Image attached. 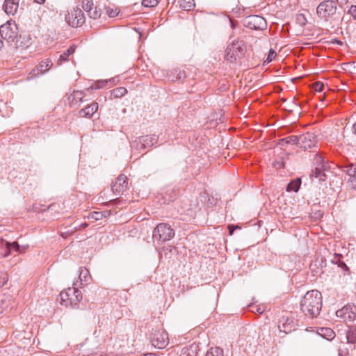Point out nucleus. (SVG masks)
Here are the masks:
<instances>
[{"label": "nucleus", "mask_w": 356, "mask_h": 356, "mask_svg": "<svg viewBox=\"0 0 356 356\" xmlns=\"http://www.w3.org/2000/svg\"><path fill=\"white\" fill-rule=\"evenodd\" d=\"M139 143H141L142 147L146 148L147 147H151L157 141V137L155 135L153 136H145L138 138Z\"/></svg>", "instance_id": "nucleus-21"}, {"label": "nucleus", "mask_w": 356, "mask_h": 356, "mask_svg": "<svg viewBox=\"0 0 356 356\" xmlns=\"http://www.w3.org/2000/svg\"><path fill=\"white\" fill-rule=\"evenodd\" d=\"M282 143H291V140L289 139V137L282 139Z\"/></svg>", "instance_id": "nucleus-45"}, {"label": "nucleus", "mask_w": 356, "mask_h": 356, "mask_svg": "<svg viewBox=\"0 0 356 356\" xmlns=\"http://www.w3.org/2000/svg\"><path fill=\"white\" fill-rule=\"evenodd\" d=\"M282 143H291V140L289 139V137L282 139Z\"/></svg>", "instance_id": "nucleus-44"}, {"label": "nucleus", "mask_w": 356, "mask_h": 356, "mask_svg": "<svg viewBox=\"0 0 356 356\" xmlns=\"http://www.w3.org/2000/svg\"><path fill=\"white\" fill-rule=\"evenodd\" d=\"M197 353L193 347L184 348L182 349L179 356H196Z\"/></svg>", "instance_id": "nucleus-30"}, {"label": "nucleus", "mask_w": 356, "mask_h": 356, "mask_svg": "<svg viewBox=\"0 0 356 356\" xmlns=\"http://www.w3.org/2000/svg\"><path fill=\"white\" fill-rule=\"evenodd\" d=\"M65 19L72 27L81 26L85 23L84 14L78 6L70 10L65 15Z\"/></svg>", "instance_id": "nucleus-6"}, {"label": "nucleus", "mask_w": 356, "mask_h": 356, "mask_svg": "<svg viewBox=\"0 0 356 356\" xmlns=\"http://www.w3.org/2000/svg\"><path fill=\"white\" fill-rule=\"evenodd\" d=\"M150 341L155 348L162 349L167 346L169 342L168 334L164 330H157L152 333Z\"/></svg>", "instance_id": "nucleus-11"}, {"label": "nucleus", "mask_w": 356, "mask_h": 356, "mask_svg": "<svg viewBox=\"0 0 356 356\" xmlns=\"http://www.w3.org/2000/svg\"><path fill=\"white\" fill-rule=\"evenodd\" d=\"M313 88L315 91L316 92H321L323 90V88H324V85L323 83L321 82H315L314 84H313Z\"/></svg>", "instance_id": "nucleus-35"}, {"label": "nucleus", "mask_w": 356, "mask_h": 356, "mask_svg": "<svg viewBox=\"0 0 356 356\" xmlns=\"http://www.w3.org/2000/svg\"><path fill=\"white\" fill-rule=\"evenodd\" d=\"M75 51V48L74 47H70L60 55L59 59L58 60L57 65H60L63 62L67 60V58L74 54Z\"/></svg>", "instance_id": "nucleus-24"}, {"label": "nucleus", "mask_w": 356, "mask_h": 356, "mask_svg": "<svg viewBox=\"0 0 356 356\" xmlns=\"http://www.w3.org/2000/svg\"><path fill=\"white\" fill-rule=\"evenodd\" d=\"M90 278V276L88 270L85 267L80 268L79 279L81 284H82L83 282H87Z\"/></svg>", "instance_id": "nucleus-25"}, {"label": "nucleus", "mask_w": 356, "mask_h": 356, "mask_svg": "<svg viewBox=\"0 0 356 356\" xmlns=\"http://www.w3.org/2000/svg\"><path fill=\"white\" fill-rule=\"evenodd\" d=\"M64 234H65V233H62V234H61V236H62L63 237H65V236Z\"/></svg>", "instance_id": "nucleus-50"}, {"label": "nucleus", "mask_w": 356, "mask_h": 356, "mask_svg": "<svg viewBox=\"0 0 356 356\" xmlns=\"http://www.w3.org/2000/svg\"><path fill=\"white\" fill-rule=\"evenodd\" d=\"M107 211H93L89 214L88 218H92L95 220H99L106 216Z\"/></svg>", "instance_id": "nucleus-28"}, {"label": "nucleus", "mask_w": 356, "mask_h": 356, "mask_svg": "<svg viewBox=\"0 0 356 356\" xmlns=\"http://www.w3.org/2000/svg\"><path fill=\"white\" fill-rule=\"evenodd\" d=\"M98 104L97 102H92L88 105L85 108L79 111L78 116L79 118H91L97 111Z\"/></svg>", "instance_id": "nucleus-19"}, {"label": "nucleus", "mask_w": 356, "mask_h": 356, "mask_svg": "<svg viewBox=\"0 0 356 356\" xmlns=\"http://www.w3.org/2000/svg\"><path fill=\"white\" fill-rule=\"evenodd\" d=\"M19 7V0H6L3 8L8 15H13Z\"/></svg>", "instance_id": "nucleus-20"}, {"label": "nucleus", "mask_w": 356, "mask_h": 356, "mask_svg": "<svg viewBox=\"0 0 356 356\" xmlns=\"http://www.w3.org/2000/svg\"><path fill=\"white\" fill-rule=\"evenodd\" d=\"M350 181L354 185V187H356V173H355V175L353 177V178L352 179H350Z\"/></svg>", "instance_id": "nucleus-43"}, {"label": "nucleus", "mask_w": 356, "mask_h": 356, "mask_svg": "<svg viewBox=\"0 0 356 356\" xmlns=\"http://www.w3.org/2000/svg\"><path fill=\"white\" fill-rule=\"evenodd\" d=\"M159 0H143L142 4L145 7L153 8L158 5Z\"/></svg>", "instance_id": "nucleus-31"}, {"label": "nucleus", "mask_w": 356, "mask_h": 356, "mask_svg": "<svg viewBox=\"0 0 356 356\" xmlns=\"http://www.w3.org/2000/svg\"><path fill=\"white\" fill-rule=\"evenodd\" d=\"M346 340L348 343H355L356 342V327L350 326L346 332Z\"/></svg>", "instance_id": "nucleus-22"}, {"label": "nucleus", "mask_w": 356, "mask_h": 356, "mask_svg": "<svg viewBox=\"0 0 356 356\" xmlns=\"http://www.w3.org/2000/svg\"><path fill=\"white\" fill-rule=\"evenodd\" d=\"M34 1L39 4H42L44 3L45 0H34Z\"/></svg>", "instance_id": "nucleus-46"}, {"label": "nucleus", "mask_w": 356, "mask_h": 356, "mask_svg": "<svg viewBox=\"0 0 356 356\" xmlns=\"http://www.w3.org/2000/svg\"><path fill=\"white\" fill-rule=\"evenodd\" d=\"M341 169L343 172H346L350 177V180L352 179L356 174V165L353 163L344 165L342 166Z\"/></svg>", "instance_id": "nucleus-23"}, {"label": "nucleus", "mask_w": 356, "mask_h": 356, "mask_svg": "<svg viewBox=\"0 0 356 356\" xmlns=\"http://www.w3.org/2000/svg\"><path fill=\"white\" fill-rule=\"evenodd\" d=\"M301 181L300 179H296L291 181L286 187L287 191L297 192L300 186Z\"/></svg>", "instance_id": "nucleus-26"}, {"label": "nucleus", "mask_w": 356, "mask_h": 356, "mask_svg": "<svg viewBox=\"0 0 356 356\" xmlns=\"http://www.w3.org/2000/svg\"><path fill=\"white\" fill-rule=\"evenodd\" d=\"M107 82H108L107 81H99V82L96 83L95 88H103L105 86L106 83H107Z\"/></svg>", "instance_id": "nucleus-41"}, {"label": "nucleus", "mask_w": 356, "mask_h": 356, "mask_svg": "<svg viewBox=\"0 0 356 356\" xmlns=\"http://www.w3.org/2000/svg\"><path fill=\"white\" fill-rule=\"evenodd\" d=\"M144 356H155V355L154 354L149 353V354H146Z\"/></svg>", "instance_id": "nucleus-49"}, {"label": "nucleus", "mask_w": 356, "mask_h": 356, "mask_svg": "<svg viewBox=\"0 0 356 356\" xmlns=\"http://www.w3.org/2000/svg\"><path fill=\"white\" fill-rule=\"evenodd\" d=\"M322 308V295L317 290L307 291L300 302L302 312L309 318L317 317Z\"/></svg>", "instance_id": "nucleus-1"}, {"label": "nucleus", "mask_w": 356, "mask_h": 356, "mask_svg": "<svg viewBox=\"0 0 356 356\" xmlns=\"http://www.w3.org/2000/svg\"><path fill=\"white\" fill-rule=\"evenodd\" d=\"M60 297L62 305L72 308H76L82 299V294L79 289L73 287L67 289V291H62L60 293Z\"/></svg>", "instance_id": "nucleus-3"}, {"label": "nucleus", "mask_w": 356, "mask_h": 356, "mask_svg": "<svg viewBox=\"0 0 356 356\" xmlns=\"http://www.w3.org/2000/svg\"><path fill=\"white\" fill-rule=\"evenodd\" d=\"M246 49L245 44L242 40H234L226 49L225 58L230 63H234L243 55Z\"/></svg>", "instance_id": "nucleus-4"}, {"label": "nucleus", "mask_w": 356, "mask_h": 356, "mask_svg": "<svg viewBox=\"0 0 356 356\" xmlns=\"http://www.w3.org/2000/svg\"><path fill=\"white\" fill-rule=\"evenodd\" d=\"M3 41L0 40V49L3 47Z\"/></svg>", "instance_id": "nucleus-48"}, {"label": "nucleus", "mask_w": 356, "mask_h": 356, "mask_svg": "<svg viewBox=\"0 0 356 356\" xmlns=\"http://www.w3.org/2000/svg\"><path fill=\"white\" fill-rule=\"evenodd\" d=\"M336 316L344 322H352L356 319V306L348 304L336 312Z\"/></svg>", "instance_id": "nucleus-12"}, {"label": "nucleus", "mask_w": 356, "mask_h": 356, "mask_svg": "<svg viewBox=\"0 0 356 356\" xmlns=\"http://www.w3.org/2000/svg\"><path fill=\"white\" fill-rule=\"evenodd\" d=\"M322 332H325V334H327L328 337L333 338L334 337V332L329 328L322 329Z\"/></svg>", "instance_id": "nucleus-37"}, {"label": "nucleus", "mask_w": 356, "mask_h": 356, "mask_svg": "<svg viewBox=\"0 0 356 356\" xmlns=\"http://www.w3.org/2000/svg\"><path fill=\"white\" fill-rule=\"evenodd\" d=\"M289 139L291 140V143L292 144H296L298 145V146H300V140H299V136H289Z\"/></svg>", "instance_id": "nucleus-36"}, {"label": "nucleus", "mask_w": 356, "mask_h": 356, "mask_svg": "<svg viewBox=\"0 0 356 356\" xmlns=\"http://www.w3.org/2000/svg\"><path fill=\"white\" fill-rule=\"evenodd\" d=\"M348 13L356 19V6H351Z\"/></svg>", "instance_id": "nucleus-39"}, {"label": "nucleus", "mask_w": 356, "mask_h": 356, "mask_svg": "<svg viewBox=\"0 0 356 356\" xmlns=\"http://www.w3.org/2000/svg\"><path fill=\"white\" fill-rule=\"evenodd\" d=\"M127 93V88H124V87L117 88L113 89V90L111 91V95H112L114 98H120V97H123L124 95H126Z\"/></svg>", "instance_id": "nucleus-27"}, {"label": "nucleus", "mask_w": 356, "mask_h": 356, "mask_svg": "<svg viewBox=\"0 0 356 356\" xmlns=\"http://www.w3.org/2000/svg\"><path fill=\"white\" fill-rule=\"evenodd\" d=\"M300 147L305 149L314 147L317 143L316 136L314 133H306L299 136Z\"/></svg>", "instance_id": "nucleus-15"}, {"label": "nucleus", "mask_w": 356, "mask_h": 356, "mask_svg": "<svg viewBox=\"0 0 356 356\" xmlns=\"http://www.w3.org/2000/svg\"><path fill=\"white\" fill-rule=\"evenodd\" d=\"M276 56H277V54L275 53V51L273 49H270L268 52V57H267L266 60L264 61V63H268L271 62L273 59H275Z\"/></svg>", "instance_id": "nucleus-33"}, {"label": "nucleus", "mask_w": 356, "mask_h": 356, "mask_svg": "<svg viewBox=\"0 0 356 356\" xmlns=\"http://www.w3.org/2000/svg\"><path fill=\"white\" fill-rule=\"evenodd\" d=\"M353 129L354 134L356 135V122L353 124Z\"/></svg>", "instance_id": "nucleus-47"}, {"label": "nucleus", "mask_w": 356, "mask_h": 356, "mask_svg": "<svg viewBox=\"0 0 356 356\" xmlns=\"http://www.w3.org/2000/svg\"><path fill=\"white\" fill-rule=\"evenodd\" d=\"M251 308V311L254 313L263 314L264 312V308L262 306L259 305H250Z\"/></svg>", "instance_id": "nucleus-32"}, {"label": "nucleus", "mask_w": 356, "mask_h": 356, "mask_svg": "<svg viewBox=\"0 0 356 356\" xmlns=\"http://www.w3.org/2000/svg\"><path fill=\"white\" fill-rule=\"evenodd\" d=\"M8 277L6 275H0V287L4 286V284L7 282Z\"/></svg>", "instance_id": "nucleus-38"}, {"label": "nucleus", "mask_w": 356, "mask_h": 356, "mask_svg": "<svg viewBox=\"0 0 356 356\" xmlns=\"http://www.w3.org/2000/svg\"><path fill=\"white\" fill-rule=\"evenodd\" d=\"M113 192L116 195L123 194L128 188V179L124 175H119L111 186Z\"/></svg>", "instance_id": "nucleus-14"}, {"label": "nucleus", "mask_w": 356, "mask_h": 356, "mask_svg": "<svg viewBox=\"0 0 356 356\" xmlns=\"http://www.w3.org/2000/svg\"><path fill=\"white\" fill-rule=\"evenodd\" d=\"M228 229H229V234L230 235H232V234H233V233H234V229H235V227H234V225H229V226H228Z\"/></svg>", "instance_id": "nucleus-42"}, {"label": "nucleus", "mask_w": 356, "mask_h": 356, "mask_svg": "<svg viewBox=\"0 0 356 356\" xmlns=\"http://www.w3.org/2000/svg\"><path fill=\"white\" fill-rule=\"evenodd\" d=\"M245 27L253 30H264L267 26L266 19L259 15H249L243 19Z\"/></svg>", "instance_id": "nucleus-10"}, {"label": "nucleus", "mask_w": 356, "mask_h": 356, "mask_svg": "<svg viewBox=\"0 0 356 356\" xmlns=\"http://www.w3.org/2000/svg\"><path fill=\"white\" fill-rule=\"evenodd\" d=\"M52 65L53 63L51 59L46 58L42 60L37 66H35L30 72L27 79H31L44 74L51 68Z\"/></svg>", "instance_id": "nucleus-13"}, {"label": "nucleus", "mask_w": 356, "mask_h": 356, "mask_svg": "<svg viewBox=\"0 0 356 356\" xmlns=\"http://www.w3.org/2000/svg\"><path fill=\"white\" fill-rule=\"evenodd\" d=\"M334 0H325L316 8V15L323 22H332L336 19L337 3Z\"/></svg>", "instance_id": "nucleus-2"}, {"label": "nucleus", "mask_w": 356, "mask_h": 356, "mask_svg": "<svg viewBox=\"0 0 356 356\" xmlns=\"http://www.w3.org/2000/svg\"><path fill=\"white\" fill-rule=\"evenodd\" d=\"M206 356H223V351L220 348H212L207 353Z\"/></svg>", "instance_id": "nucleus-29"}, {"label": "nucleus", "mask_w": 356, "mask_h": 356, "mask_svg": "<svg viewBox=\"0 0 356 356\" xmlns=\"http://www.w3.org/2000/svg\"><path fill=\"white\" fill-rule=\"evenodd\" d=\"M81 6L83 9L88 13L90 18L97 19L100 17L101 12L97 10L96 7H94L92 0H83Z\"/></svg>", "instance_id": "nucleus-16"}, {"label": "nucleus", "mask_w": 356, "mask_h": 356, "mask_svg": "<svg viewBox=\"0 0 356 356\" xmlns=\"http://www.w3.org/2000/svg\"><path fill=\"white\" fill-rule=\"evenodd\" d=\"M278 328L281 332L284 334L290 333L294 330L293 320L289 317L282 316L279 321Z\"/></svg>", "instance_id": "nucleus-17"}, {"label": "nucleus", "mask_w": 356, "mask_h": 356, "mask_svg": "<svg viewBox=\"0 0 356 356\" xmlns=\"http://www.w3.org/2000/svg\"><path fill=\"white\" fill-rule=\"evenodd\" d=\"M313 163L315 165V168L313 170V175L318 178L320 181H324L325 179L324 171L327 170L328 164L325 161L324 158L318 154L314 155Z\"/></svg>", "instance_id": "nucleus-9"}, {"label": "nucleus", "mask_w": 356, "mask_h": 356, "mask_svg": "<svg viewBox=\"0 0 356 356\" xmlns=\"http://www.w3.org/2000/svg\"><path fill=\"white\" fill-rule=\"evenodd\" d=\"M26 247H21L17 242L10 243L5 240H0V255L3 257H8L13 252L22 253L24 252Z\"/></svg>", "instance_id": "nucleus-8"}, {"label": "nucleus", "mask_w": 356, "mask_h": 356, "mask_svg": "<svg viewBox=\"0 0 356 356\" xmlns=\"http://www.w3.org/2000/svg\"><path fill=\"white\" fill-rule=\"evenodd\" d=\"M181 6L183 7L185 10H191L194 4L190 1H188L186 5L181 4Z\"/></svg>", "instance_id": "nucleus-40"}, {"label": "nucleus", "mask_w": 356, "mask_h": 356, "mask_svg": "<svg viewBox=\"0 0 356 356\" xmlns=\"http://www.w3.org/2000/svg\"><path fill=\"white\" fill-rule=\"evenodd\" d=\"M88 226V224L86 222L82 223L78 226L74 227L72 230L67 232V234H71L76 232V230L81 229H85Z\"/></svg>", "instance_id": "nucleus-34"}, {"label": "nucleus", "mask_w": 356, "mask_h": 356, "mask_svg": "<svg viewBox=\"0 0 356 356\" xmlns=\"http://www.w3.org/2000/svg\"><path fill=\"white\" fill-rule=\"evenodd\" d=\"M175 236V232L171 227L166 223L159 224L153 231V238L163 243L170 240Z\"/></svg>", "instance_id": "nucleus-5"}, {"label": "nucleus", "mask_w": 356, "mask_h": 356, "mask_svg": "<svg viewBox=\"0 0 356 356\" xmlns=\"http://www.w3.org/2000/svg\"><path fill=\"white\" fill-rule=\"evenodd\" d=\"M85 97V94L81 90H74L71 93L68 97V103L71 107H76L80 105L83 102V99Z\"/></svg>", "instance_id": "nucleus-18"}, {"label": "nucleus", "mask_w": 356, "mask_h": 356, "mask_svg": "<svg viewBox=\"0 0 356 356\" xmlns=\"http://www.w3.org/2000/svg\"><path fill=\"white\" fill-rule=\"evenodd\" d=\"M18 29L17 24L10 21L0 26V35L8 42H14L17 36Z\"/></svg>", "instance_id": "nucleus-7"}]
</instances>
